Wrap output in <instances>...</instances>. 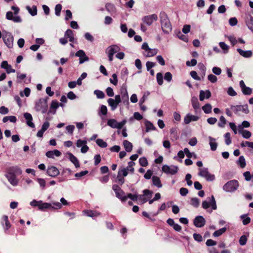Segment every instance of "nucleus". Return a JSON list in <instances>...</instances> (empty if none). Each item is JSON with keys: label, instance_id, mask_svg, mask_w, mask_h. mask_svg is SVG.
I'll return each mask as SVG.
<instances>
[{"label": "nucleus", "instance_id": "f257e3e1", "mask_svg": "<svg viewBox=\"0 0 253 253\" xmlns=\"http://www.w3.org/2000/svg\"><path fill=\"white\" fill-rule=\"evenodd\" d=\"M22 172L21 169L18 166L10 167L7 169L5 176L12 186H16L18 184V180L16 175H20Z\"/></svg>", "mask_w": 253, "mask_h": 253}, {"label": "nucleus", "instance_id": "f03ea898", "mask_svg": "<svg viewBox=\"0 0 253 253\" xmlns=\"http://www.w3.org/2000/svg\"><path fill=\"white\" fill-rule=\"evenodd\" d=\"M121 48L117 44H112L109 46L105 50V52L108 57L110 62L113 60L114 55L116 54L115 56L117 58L122 60L125 57V54L124 52H121Z\"/></svg>", "mask_w": 253, "mask_h": 253}, {"label": "nucleus", "instance_id": "7ed1b4c3", "mask_svg": "<svg viewBox=\"0 0 253 253\" xmlns=\"http://www.w3.org/2000/svg\"><path fill=\"white\" fill-rule=\"evenodd\" d=\"M46 98H40L35 103V109L37 112H41L42 114L46 113L47 109V102Z\"/></svg>", "mask_w": 253, "mask_h": 253}, {"label": "nucleus", "instance_id": "20e7f679", "mask_svg": "<svg viewBox=\"0 0 253 253\" xmlns=\"http://www.w3.org/2000/svg\"><path fill=\"white\" fill-rule=\"evenodd\" d=\"M2 40L5 45L8 48H11L13 46L14 38L12 34L5 30L2 31Z\"/></svg>", "mask_w": 253, "mask_h": 253}, {"label": "nucleus", "instance_id": "39448f33", "mask_svg": "<svg viewBox=\"0 0 253 253\" xmlns=\"http://www.w3.org/2000/svg\"><path fill=\"white\" fill-rule=\"evenodd\" d=\"M238 186V181L237 180H232L224 185L223 189L227 192H233L237 189Z\"/></svg>", "mask_w": 253, "mask_h": 253}, {"label": "nucleus", "instance_id": "423d86ee", "mask_svg": "<svg viewBox=\"0 0 253 253\" xmlns=\"http://www.w3.org/2000/svg\"><path fill=\"white\" fill-rule=\"evenodd\" d=\"M198 175L204 177L208 181H213L215 179L214 175L210 173L208 169L206 168L199 169Z\"/></svg>", "mask_w": 253, "mask_h": 253}, {"label": "nucleus", "instance_id": "0eeeda50", "mask_svg": "<svg viewBox=\"0 0 253 253\" xmlns=\"http://www.w3.org/2000/svg\"><path fill=\"white\" fill-rule=\"evenodd\" d=\"M112 189L115 193L116 196L121 200L125 202L126 200V195H125L124 191L117 184H114Z\"/></svg>", "mask_w": 253, "mask_h": 253}, {"label": "nucleus", "instance_id": "6e6552de", "mask_svg": "<svg viewBox=\"0 0 253 253\" xmlns=\"http://www.w3.org/2000/svg\"><path fill=\"white\" fill-rule=\"evenodd\" d=\"M157 20L158 16L156 14L145 16L142 18L143 24L148 26H151L154 21H156Z\"/></svg>", "mask_w": 253, "mask_h": 253}, {"label": "nucleus", "instance_id": "1a4fd4ad", "mask_svg": "<svg viewBox=\"0 0 253 253\" xmlns=\"http://www.w3.org/2000/svg\"><path fill=\"white\" fill-rule=\"evenodd\" d=\"M126 123V120H123L121 122L118 123L115 119H109L107 121V125L113 128H122Z\"/></svg>", "mask_w": 253, "mask_h": 253}, {"label": "nucleus", "instance_id": "9d476101", "mask_svg": "<svg viewBox=\"0 0 253 253\" xmlns=\"http://www.w3.org/2000/svg\"><path fill=\"white\" fill-rule=\"evenodd\" d=\"M230 109L236 114L240 112H242L245 114H248L249 113L247 104L244 105H231Z\"/></svg>", "mask_w": 253, "mask_h": 253}, {"label": "nucleus", "instance_id": "9b49d317", "mask_svg": "<svg viewBox=\"0 0 253 253\" xmlns=\"http://www.w3.org/2000/svg\"><path fill=\"white\" fill-rule=\"evenodd\" d=\"M178 167L176 166H169L167 165H164L162 168V171L164 172L171 175L176 174L178 171Z\"/></svg>", "mask_w": 253, "mask_h": 253}, {"label": "nucleus", "instance_id": "f8f14e48", "mask_svg": "<svg viewBox=\"0 0 253 253\" xmlns=\"http://www.w3.org/2000/svg\"><path fill=\"white\" fill-rule=\"evenodd\" d=\"M202 208L204 209H208L210 208V206L211 207L212 210H215L217 209V206L216 204V201L214 199V197L213 195L211 197V203L207 201H204L202 204Z\"/></svg>", "mask_w": 253, "mask_h": 253}, {"label": "nucleus", "instance_id": "ddd939ff", "mask_svg": "<svg viewBox=\"0 0 253 253\" xmlns=\"http://www.w3.org/2000/svg\"><path fill=\"white\" fill-rule=\"evenodd\" d=\"M46 172L48 176L52 177H56L60 174L58 169L53 166H48Z\"/></svg>", "mask_w": 253, "mask_h": 253}, {"label": "nucleus", "instance_id": "4468645a", "mask_svg": "<svg viewBox=\"0 0 253 253\" xmlns=\"http://www.w3.org/2000/svg\"><path fill=\"white\" fill-rule=\"evenodd\" d=\"M87 141L85 139L82 140L79 139L76 142V146L77 147H81V151L82 153H86L88 150L89 147L87 146Z\"/></svg>", "mask_w": 253, "mask_h": 253}, {"label": "nucleus", "instance_id": "2eb2a0df", "mask_svg": "<svg viewBox=\"0 0 253 253\" xmlns=\"http://www.w3.org/2000/svg\"><path fill=\"white\" fill-rule=\"evenodd\" d=\"M161 27L163 32L169 34L172 30V26L169 19L161 22Z\"/></svg>", "mask_w": 253, "mask_h": 253}, {"label": "nucleus", "instance_id": "dca6fc26", "mask_svg": "<svg viewBox=\"0 0 253 253\" xmlns=\"http://www.w3.org/2000/svg\"><path fill=\"white\" fill-rule=\"evenodd\" d=\"M72 171L68 168L64 169L61 171V176L58 177V182H62L68 180V177L71 174Z\"/></svg>", "mask_w": 253, "mask_h": 253}, {"label": "nucleus", "instance_id": "f3484780", "mask_svg": "<svg viewBox=\"0 0 253 253\" xmlns=\"http://www.w3.org/2000/svg\"><path fill=\"white\" fill-rule=\"evenodd\" d=\"M193 223L196 227L201 228L205 225L206 220L203 216L199 215L194 218Z\"/></svg>", "mask_w": 253, "mask_h": 253}, {"label": "nucleus", "instance_id": "a211bd4d", "mask_svg": "<svg viewBox=\"0 0 253 253\" xmlns=\"http://www.w3.org/2000/svg\"><path fill=\"white\" fill-rule=\"evenodd\" d=\"M76 56L80 58V64H83L84 62L88 60V57L86 55L84 51L83 50H79L75 54Z\"/></svg>", "mask_w": 253, "mask_h": 253}, {"label": "nucleus", "instance_id": "6ab92c4d", "mask_svg": "<svg viewBox=\"0 0 253 253\" xmlns=\"http://www.w3.org/2000/svg\"><path fill=\"white\" fill-rule=\"evenodd\" d=\"M143 195H138V199L141 201L143 203L148 201V199L144 198V196H147L149 198L151 197L153 192L148 189H145L143 191Z\"/></svg>", "mask_w": 253, "mask_h": 253}, {"label": "nucleus", "instance_id": "aec40b11", "mask_svg": "<svg viewBox=\"0 0 253 253\" xmlns=\"http://www.w3.org/2000/svg\"><path fill=\"white\" fill-rule=\"evenodd\" d=\"M6 18L9 20H12L14 22L20 23L22 21V19L19 16H13V13L10 11H7L6 13Z\"/></svg>", "mask_w": 253, "mask_h": 253}, {"label": "nucleus", "instance_id": "412c9836", "mask_svg": "<svg viewBox=\"0 0 253 253\" xmlns=\"http://www.w3.org/2000/svg\"><path fill=\"white\" fill-rule=\"evenodd\" d=\"M2 221L1 222V224L4 230V231L6 232L11 227V224L9 221L7 215H3L2 216Z\"/></svg>", "mask_w": 253, "mask_h": 253}, {"label": "nucleus", "instance_id": "4be33fe9", "mask_svg": "<svg viewBox=\"0 0 253 253\" xmlns=\"http://www.w3.org/2000/svg\"><path fill=\"white\" fill-rule=\"evenodd\" d=\"M24 117L26 120V124L28 126L34 128L35 126L33 122V117L31 114L29 113H25L24 114Z\"/></svg>", "mask_w": 253, "mask_h": 253}, {"label": "nucleus", "instance_id": "5701e85b", "mask_svg": "<svg viewBox=\"0 0 253 253\" xmlns=\"http://www.w3.org/2000/svg\"><path fill=\"white\" fill-rule=\"evenodd\" d=\"M1 67L5 69L7 74L15 72V70L12 69L11 66L9 65L6 61H3L1 62Z\"/></svg>", "mask_w": 253, "mask_h": 253}, {"label": "nucleus", "instance_id": "b1692460", "mask_svg": "<svg viewBox=\"0 0 253 253\" xmlns=\"http://www.w3.org/2000/svg\"><path fill=\"white\" fill-rule=\"evenodd\" d=\"M245 22L248 28L253 32V17L251 14L247 15Z\"/></svg>", "mask_w": 253, "mask_h": 253}, {"label": "nucleus", "instance_id": "393cba45", "mask_svg": "<svg viewBox=\"0 0 253 253\" xmlns=\"http://www.w3.org/2000/svg\"><path fill=\"white\" fill-rule=\"evenodd\" d=\"M84 214L87 216L93 218H95L100 215V212L96 211L87 210L84 211Z\"/></svg>", "mask_w": 253, "mask_h": 253}, {"label": "nucleus", "instance_id": "a878e982", "mask_svg": "<svg viewBox=\"0 0 253 253\" xmlns=\"http://www.w3.org/2000/svg\"><path fill=\"white\" fill-rule=\"evenodd\" d=\"M237 51L240 55L245 58H250L253 55V52L251 50L244 51L241 48H237Z\"/></svg>", "mask_w": 253, "mask_h": 253}, {"label": "nucleus", "instance_id": "bb28decb", "mask_svg": "<svg viewBox=\"0 0 253 253\" xmlns=\"http://www.w3.org/2000/svg\"><path fill=\"white\" fill-rule=\"evenodd\" d=\"M211 96V93L210 90H207L206 91L201 90L200 92L199 99L200 101H203L205 98L208 99Z\"/></svg>", "mask_w": 253, "mask_h": 253}, {"label": "nucleus", "instance_id": "cd10ccee", "mask_svg": "<svg viewBox=\"0 0 253 253\" xmlns=\"http://www.w3.org/2000/svg\"><path fill=\"white\" fill-rule=\"evenodd\" d=\"M121 94L123 100L128 101V95L126 86H123L121 88Z\"/></svg>", "mask_w": 253, "mask_h": 253}, {"label": "nucleus", "instance_id": "c85d7f7f", "mask_svg": "<svg viewBox=\"0 0 253 253\" xmlns=\"http://www.w3.org/2000/svg\"><path fill=\"white\" fill-rule=\"evenodd\" d=\"M191 104L195 112H197L198 110L200 109V104L198 101V98L196 97H192Z\"/></svg>", "mask_w": 253, "mask_h": 253}, {"label": "nucleus", "instance_id": "c756f323", "mask_svg": "<svg viewBox=\"0 0 253 253\" xmlns=\"http://www.w3.org/2000/svg\"><path fill=\"white\" fill-rule=\"evenodd\" d=\"M153 185L156 186L158 188H161L162 187V184L160 178L157 176L154 175L152 177Z\"/></svg>", "mask_w": 253, "mask_h": 253}, {"label": "nucleus", "instance_id": "7c9ffc66", "mask_svg": "<svg viewBox=\"0 0 253 253\" xmlns=\"http://www.w3.org/2000/svg\"><path fill=\"white\" fill-rule=\"evenodd\" d=\"M69 158L70 161L74 164L76 168L80 167V163L78 159L71 153L68 154Z\"/></svg>", "mask_w": 253, "mask_h": 253}, {"label": "nucleus", "instance_id": "2f4dec72", "mask_svg": "<svg viewBox=\"0 0 253 253\" xmlns=\"http://www.w3.org/2000/svg\"><path fill=\"white\" fill-rule=\"evenodd\" d=\"M105 8L111 14L115 13L116 12V8L114 4L111 3H107L105 4Z\"/></svg>", "mask_w": 253, "mask_h": 253}, {"label": "nucleus", "instance_id": "473e14b6", "mask_svg": "<svg viewBox=\"0 0 253 253\" xmlns=\"http://www.w3.org/2000/svg\"><path fill=\"white\" fill-rule=\"evenodd\" d=\"M51 204L47 203H43L42 201H40L38 209L41 211H44L46 209H50Z\"/></svg>", "mask_w": 253, "mask_h": 253}, {"label": "nucleus", "instance_id": "72a5a7b5", "mask_svg": "<svg viewBox=\"0 0 253 253\" xmlns=\"http://www.w3.org/2000/svg\"><path fill=\"white\" fill-rule=\"evenodd\" d=\"M107 102L112 111L116 110L119 105L114 99L111 98L107 100Z\"/></svg>", "mask_w": 253, "mask_h": 253}, {"label": "nucleus", "instance_id": "f704fd0d", "mask_svg": "<svg viewBox=\"0 0 253 253\" xmlns=\"http://www.w3.org/2000/svg\"><path fill=\"white\" fill-rule=\"evenodd\" d=\"M209 138L210 139L209 144L211 147V149L213 151H215L217 146V144L215 141V139L211 137V136H210Z\"/></svg>", "mask_w": 253, "mask_h": 253}, {"label": "nucleus", "instance_id": "c9c22d12", "mask_svg": "<svg viewBox=\"0 0 253 253\" xmlns=\"http://www.w3.org/2000/svg\"><path fill=\"white\" fill-rule=\"evenodd\" d=\"M123 145L126 151L127 152H130L132 150V144L131 142L127 140H125L123 141Z\"/></svg>", "mask_w": 253, "mask_h": 253}, {"label": "nucleus", "instance_id": "e433bc0d", "mask_svg": "<svg viewBox=\"0 0 253 253\" xmlns=\"http://www.w3.org/2000/svg\"><path fill=\"white\" fill-rule=\"evenodd\" d=\"M145 125L146 126V132H149L150 130H154L156 129L155 126L150 121H146Z\"/></svg>", "mask_w": 253, "mask_h": 253}, {"label": "nucleus", "instance_id": "4c0bfd02", "mask_svg": "<svg viewBox=\"0 0 253 253\" xmlns=\"http://www.w3.org/2000/svg\"><path fill=\"white\" fill-rule=\"evenodd\" d=\"M26 9L32 16H34L37 14V8L36 6L33 5L32 7L30 6H27Z\"/></svg>", "mask_w": 253, "mask_h": 253}, {"label": "nucleus", "instance_id": "58836bf2", "mask_svg": "<svg viewBox=\"0 0 253 253\" xmlns=\"http://www.w3.org/2000/svg\"><path fill=\"white\" fill-rule=\"evenodd\" d=\"M240 218L242 219L243 224L247 225L251 222V218L248 216L247 214H244L241 215Z\"/></svg>", "mask_w": 253, "mask_h": 253}, {"label": "nucleus", "instance_id": "ea45409f", "mask_svg": "<svg viewBox=\"0 0 253 253\" xmlns=\"http://www.w3.org/2000/svg\"><path fill=\"white\" fill-rule=\"evenodd\" d=\"M226 227H224L222 228H220L219 230L214 231V232L213 233V236L216 237H219L221 236L222 234H223L224 233H225L226 231Z\"/></svg>", "mask_w": 253, "mask_h": 253}, {"label": "nucleus", "instance_id": "a19ab883", "mask_svg": "<svg viewBox=\"0 0 253 253\" xmlns=\"http://www.w3.org/2000/svg\"><path fill=\"white\" fill-rule=\"evenodd\" d=\"M157 52H158L157 49H156V48L152 49V48H150L149 49H148L147 51V54H146V56L147 57H152V56H154V55H156Z\"/></svg>", "mask_w": 253, "mask_h": 253}, {"label": "nucleus", "instance_id": "79ce46f5", "mask_svg": "<svg viewBox=\"0 0 253 253\" xmlns=\"http://www.w3.org/2000/svg\"><path fill=\"white\" fill-rule=\"evenodd\" d=\"M96 143L101 148H105L107 146V143L102 139L98 138L96 140Z\"/></svg>", "mask_w": 253, "mask_h": 253}, {"label": "nucleus", "instance_id": "37998d69", "mask_svg": "<svg viewBox=\"0 0 253 253\" xmlns=\"http://www.w3.org/2000/svg\"><path fill=\"white\" fill-rule=\"evenodd\" d=\"M248 236L245 235H242L239 240V244L241 246H244L247 244L248 241Z\"/></svg>", "mask_w": 253, "mask_h": 253}, {"label": "nucleus", "instance_id": "c03bdc74", "mask_svg": "<svg viewBox=\"0 0 253 253\" xmlns=\"http://www.w3.org/2000/svg\"><path fill=\"white\" fill-rule=\"evenodd\" d=\"M139 163L141 166L143 167H145L148 165L147 159L145 157H141L139 158Z\"/></svg>", "mask_w": 253, "mask_h": 253}, {"label": "nucleus", "instance_id": "a18cd8bd", "mask_svg": "<svg viewBox=\"0 0 253 253\" xmlns=\"http://www.w3.org/2000/svg\"><path fill=\"white\" fill-rule=\"evenodd\" d=\"M211 106L210 104H206L202 107V109L206 114L210 113L211 112Z\"/></svg>", "mask_w": 253, "mask_h": 253}, {"label": "nucleus", "instance_id": "49530a36", "mask_svg": "<svg viewBox=\"0 0 253 253\" xmlns=\"http://www.w3.org/2000/svg\"><path fill=\"white\" fill-rule=\"evenodd\" d=\"M238 164L240 166L241 168H244L245 167L246 163V161L244 157L243 156H241L239 157V160L238 161Z\"/></svg>", "mask_w": 253, "mask_h": 253}, {"label": "nucleus", "instance_id": "de8ad7c7", "mask_svg": "<svg viewBox=\"0 0 253 253\" xmlns=\"http://www.w3.org/2000/svg\"><path fill=\"white\" fill-rule=\"evenodd\" d=\"M135 165V163L133 161H129L128 163V166L126 169H127L131 173H133L134 172V169L133 166Z\"/></svg>", "mask_w": 253, "mask_h": 253}, {"label": "nucleus", "instance_id": "09e8293b", "mask_svg": "<svg viewBox=\"0 0 253 253\" xmlns=\"http://www.w3.org/2000/svg\"><path fill=\"white\" fill-rule=\"evenodd\" d=\"M117 182L120 184L123 185L125 183L124 177L121 175L120 170H119L117 175Z\"/></svg>", "mask_w": 253, "mask_h": 253}, {"label": "nucleus", "instance_id": "8fccbe9b", "mask_svg": "<svg viewBox=\"0 0 253 253\" xmlns=\"http://www.w3.org/2000/svg\"><path fill=\"white\" fill-rule=\"evenodd\" d=\"M226 124V120L223 116H221L219 118L218 126L220 127H224Z\"/></svg>", "mask_w": 253, "mask_h": 253}, {"label": "nucleus", "instance_id": "3c124183", "mask_svg": "<svg viewBox=\"0 0 253 253\" xmlns=\"http://www.w3.org/2000/svg\"><path fill=\"white\" fill-rule=\"evenodd\" d=\"M157 81L159 85H161L163 84V76L161 73H158L156 75Z\"/></svg>", "mask_w": 253, "mask_h": 253}, {"label": "nucleus", "instance_id": "603ef678", "mask_svg": "<svg viewBox=\"0 0 253 253\" xmlns=\"http://www.w3.org/2000/svg\"><path fill=\"white\" fill-rule=\"evenodd\" d=\"M127 198H129L133 201H137L138 198V195L137 194V193L134 194L128 193L126 195V199Z\"/></svg>", "mask_w": 253, "mask_h": 253}, {"label": "nucleus", "instance_id": "864d4df0", "mask_svg": "<svg viewBox=\"0 0 253 253\" xmlns=\"http://www.w3.org/2000/svg\"><path fill=\"white\" fill-rule=\"evenodd\" d=\"M225 142L227 145H229L231 143V138L230 136V133L229 132H226L224 134Z\"/></svg>", "mask_w": 253, "mask_h": 253}, {"label": "nucleus", "instance_id": "5fc2aeb1", "mask_svg": "<svg viewBox=\"0 0 253 253\" xmlns=\"http://www.w3.org/2000/svg\"><path fill=\"white\" fill-rule=\"evenodd\" d=\"M37 181L40 184L42 189V190L44 189L45 187V183H46L45 180L43 178H37Z\"/></svg>", "mask_w": 253, "mask_h": 253}, {"label": "nucleus", "instance_id": "6e6d98bb", "mask_svg": "<svg viewBox=\"0 0 253 253\" xmlns=\"http://www.w3.org/2000/svg\"><path fill=\"white\" fill-rule=\"evenodd\" d=\"M200 204L199 200L197 198H192L191 199V204L195 208L199 207Z\"/></svg>", "mask_w": 253, "mask_h": 253}, {"label": "nucleus", "instance_id": "4d7b16f0", "mask_svg": "<svg viewBox=\"0 0 253 253\" xmlns=\"http://www.w3.org/2000/svg\"><path fill=\"white\" fill-rule=\"evenodd\" d=\"M62 7V5L60 4H57L56 5L55 7V14L56 16H59L60 15Z\"/></svg>", "mask_w": 253, "mask_h": 253}, {"label": "nucleus", "instance_id": "13d9d810", "mask_svg": "<svg viewBox=\"0 0 253 253\" xmlns=\"http://www.w3.org/2000/svg\"><path fill=\"white\" fill-rule=\"evenodd\" d=\"M97 97L99 99H102L105 97L104 92L100 90H95L94 92Z\"/></svg>", "mask_w": 253, "mask_h": 253}, {"label": "nucleus", "instance_id": "bf43d9fd", "mask_svg": "<svg viewBox=\"0 0 253 253\" xmlns=\"http://www.w3.org/2000/svg\"><path fill=\"white\" fill-rule=\"evenodd\" d=\"M160 22L169 19L167 13L164 11H162L160 12Z\"/></svg>", "mask_w": 253, "mask_h": 253}, {"label": "nucleus", "instance_id": "052dcab7", "mask_svg": "<svg viewBox=\"0 0 253 253\" xmlns=\"http://www.w3.org/2000/svg\"><path fill=\"white\" fill-rule=\"evenodd\" d=\"M112 78L110 79V82L111 84L114 85H117L118 84V78L117 75L116 74H113L112 76Z\"/></svg>", "mask_w": 253, "mask_h": 253}, {"label": "nucleus", "instance_id": "680f3d73", "mask_svg": "<svg viewBox=\"0 0 253 253\" xmlns=\"http://www.w3.org/2000/svg\"><path fill=\"white\" fill-rule=\"evenodd\" d=\"M242 91L245 95H250L252 92V90L250 87L246 86L242 89Z\"/></svg>", "mask_w": 253, "mask_h": 253}, {"label": "nucleus", "instance_id": "e2e57ef3", "mask_svg": "<svg viewBox=\"0 0 253 253\" xmlns=\"http://www.w3.org/2000/svg\"><path fill=\"white\" fill-rule=\"evenodd\" d=\"M62 206V204L59 202H55L51 204V207L50 209L59 210L61 209Z\"/></svg>", "mask_w": 253, "mask_h": 253}, {"label": "nucleus", "instance_id": "0e129e2a", "mask_svg": "<svg viewBox=\"0 0 253 253\" xmlns=\"http://www.w3.org/2000/svg\"><path fill=\"white\" fill-rule=\"evenodd\" d=\"M193 236L194 239L198 242H201L203 241V237L200 234L194 233Z\"/></svg>", "mask_w": 253, "mask_h": 253}, {"label": "nucleus", "instance_id": "69168bd1", "mask_svg": "<svg viewBox=\"0 0 253 253\" xmlns=\"http://www.w3.org/2000/svg\"><path fill=\"white\" fill-rule=\"evenodd\" d=\"M73 36V31L71 29H67L64 33V37H65L67 39H69Z\"/></svg>", "mask_w": 253, "mask_h": 253}, {"label": "nucleus", "instance_id": "338daca9", "mask_svg": "<svg viewBox=\"0 0 253 253\" xmlns=\"http://www.w3.org/2000/svg\"><path fill=\"white\" fill-rule=\"evenodd\" d=\"M208 79L212 83H215L217 81V77L212 74H210L208 76Z\"/></svg>", "mask_w": 253, "mask_h": 253}, {"label": "nucleus", "instance_id": "774afa93", "mask_svg": "<svg viewBox=\"0 0 253 253\" xmlns=\"http://www.w3.org/2000/svg\"><path fill=\"white\" fill-rule=\"evenodd\" d=\"M172 74L170 72H168L165 73L164 76V79L168 82H170L172 80Z\"/></svg>", "mask_w": 253, "mask_h": 253}]
</instances>
